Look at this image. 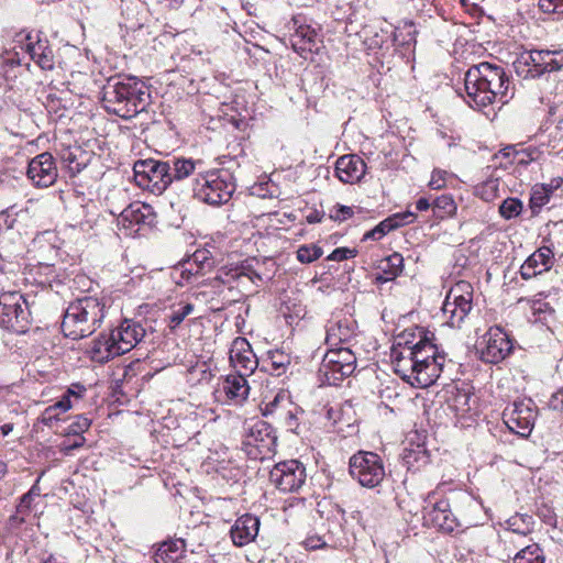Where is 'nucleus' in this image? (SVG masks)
<instances>
[{
  "mask_svg": "<svg viewBox=\"0 0 563 563\" xmlns=\"http://www.w3.org/2000/svg\"><path fill=\"white\" fill-rule=\"evenodd\" d=\"M419 331H404L394 343L390 352L395 373L402 380L417 388H426L440 377L445 363V353Z\"/></svg>",
  "mask_w": 563,
  "mask_h": 563,
  "instance_id": "f257e3e1",
  "label": "nucleus"
},
{
  "mask_svg": "<svg viewBox=\"0 0 563 563\" xmlns=\"http://www.w3.org/2000/svg\"><path fill=\"white\" fill-rule=\"evenodd\" d=\"M464 86L467 102L476 109L486 108L495 102L507 104L515 95L506 70L488 62L470 67L464 77Z\"/></svg>",
  "mask_w": 563,
  "mask_h": 563,
  "instance_id": "f03ea898",
  "label": "nucleus"
},
{
  "mask_svg": "<svg viewBox=\"0 0 563 563\" xmlns=\"http://www.w3.org/2000/svg\"><path fill=\"white\" fill-rule=\"evenodd\" d=\"M102 102L108 112L129 120L146 109L150 93L135 77H112L102 88Z\"/></svg>",
  "mask_w": 563,
  "mask_h": 563,
  "instance_id": "7ed1b4c3",
  "label": "nucleus"
},
{
  "mask_svg": "<svg viewBox=\"0 0 563 563\" xmlns=\"http://www.w3.org/2000/svg\"><path fill=\"white\" fill-rule=\"evenodd\" d=\"M424 523L443 533H452L462 527L461 516L464 505H472L471 497L464 492L451 490L441 496L439 488L430 492L424 499Z\"/></svg>",
  "mask_w": 563,
  "mask_h": 563,
  "instance_id": "20e7f679",
  "label": "nucleus"
},
{
  "mask_svg": "<svg viewBox=\"0 0 563 563\" xmlns=\"http://www.w3.org/2000/svg\"><path fill=\"white\" fill-rule=\"evenodd\" d=\"M106 312L103 299L90 296L79 298L70 302L64 313L63 333L73 340L89 336L101 325Z\"/></svg>",
  "mask_w": 563,
  "mask_h": 563,
  "instance_id": "39448f33",
  "label": "nucleus"
},
{
  "mask_svg": "<svg viewBox=\"0 0 563 563\" xmlns=\"http://www.w3.org/2000/svg\"><path fill=\"white\" fill-rule=\"evenodd\" d=\"M194 196L210 206L227 203L235 191V184L227 170L199 174L194 185Z\"/></svg>",
  "mask_w": 563,
  "mask_h": 563,
  "instance_id": "423d86ee",
  "label": "nucleus"
},
{
  "mask_svg": "<svg viewBox=\"0 0 563 563\" xmlns=\"http://www.w3.org/2000/svg\"><path fill=\"white\" fill-rule=\"evenodd\" d=\"M29 303L19 291H7L0 296V327L15 333H25L30 325Z\"/></svg>",
  "mask_w": 563,
  "mask_h": 563,
  "instance_id": "0eeeda50",
  "label": "nucleus"
},
{
  "mask_svg": "<svg viewBox=\"0 0 563 563\" xmlns=\"http://www.w3.org/2000/svg\"><path fill=\"white\" fill-rule=\"evenodd\" d=\"M473 288L470 283L459 282L448 292L442 305L446 323L459 328L472 310Z\"/></svg>",
  "mask_w": 563,
  "mask_h": 563,
  "instance_id": "6e6552de",
  "label": "nucleus"
},
{
  "mask_svg": "<svg viewBox=\"0 0 563 563\" xmlns=\"http://www.w3.org/2000/svg\"><path fill=\"white\" fill-rule=\"evenodd\" d=\"M21 49L43 70H52L55 65V54L52 45L42 32H20L15 35L12 49Z\"/></svg>",
  "mask_w": 563,
  "mask_h": 563,
  "instance_id": "1a4fd4ad",
  "label": "nucleus"
},
{
  "mask_svg": "<svg viewBox=\"0 0 563 563\" xmlns=\"http://www.w3.org/2000/svg\"><path fill=\"white\" fill-rule=\"evenodd\" d=\"M512 350L509 336L499 327L490 328L476 344L482 361L497 364L506 358Z\"/></svg>",
  "mask_w": 563,
  "mask_h": 563,
  "instance_id": "9d476101",
  "label": "nucleus"
},
{
  "mask_svg": "<svg viewBox=\"0 0 563 563\" xmlns=\"http://www.w3.org/2000/svg\"><path fill=\"white\" fill-rule=\"evenodd\" d=\"M135 178L141 186H152V191L163 192L170 184L167 161L144 159L134 164Z\"/></svg>",
  "mask_w": 563,
  "mask_h": 563,
  "instance_id": "9b49d317",
  "label": "nucleus"
},
{
  "mask_svg": "<svg viewBox=\"0 0 563 563\" xmlns=\"http://www.w3.org/2000/svg\"><path fill=\"white\" fill-rule=\"evenodd\" d=\"M306 477L305 466L296 460L277 463L269 473V481L284 493L298 490Z\"/></svg>",
  "mask_w": 563,
  "mask_h": 563,
  "instance_id": "f8f14e48",
  "label": "nucleus"
},
{
  "mask_svg": "<svg viewBox=\"0 0 563 563\" xmlns=\"http://www.w3.org/2000/svg\"><path fill=\"white\" fill-rule=\"evenodd\" d=\"M325 377L329 384L340 385L346 380V387L351 385L352 376V349L350 345H340L330 350L325 355Z\"/></svg>",
  "mask_w": 563,
  "mask_h": 563,
  "instance_id": "ddd939ff",
  "label": "nucleus"
},
{
  "mask_svg": "<svg viewBox=\"0 0 563 563\" xmlns=\"http://www.w3.org/2000/svg\"><path fill=\"white\" fill-rule=\"evenodd\" d=\"M354 468H357L358 483L363 487L374 488L380 484L385 476L383 461L374 452L358 451L354 454Z\"/></svg>",
  "mask_w": 563,
  "mask_h": 563,
  "instance_id": "4468645a",
  "label": "nucleus"
},
{
  "mask_svg": "<svg viewBox=\"0 0 563 563\" xmlns=\"http://www.w3.org/2000/svg\"><path fill=\"white\" fill-rule=\"evenodd\" d=\"M531 399L515 401L504 410V420L507 427L521 437H528L534 426L537 417Z\"/></svg>",
  "mask_w": 563,
  "mask_h": 563,
  "instance_id": "2eb2a0df",
  "label": "nucleus"
},
{
  "mask_svg": "<svg viewBox=\"0 0 563 563\" xmlns=\"http://www.w3.org/2000/svg\"><path fill=\"white\" fill-rule=\"evenodd\" d=\"M26 175L37 187H49L57 179V167L51 153L44 152L32 158Z\"/></svg>",
  "mask_w": 563,
  "mask_h": 563,
  "instance_id": "dca6fc26",
  "label": "nucleus"
},
{
  "mask_svg": "<svg viewBox=\"0 0 563 563\" xmlns=\"http://www.w3.org/2000/svg\"><path fill=\"white\" fill-rule=\"evenodd\" d=\"M112 340L117 345L114 353L120 355L130 352L145 336V329L137 321L125 319L111 331Z\"/></svg>",
  "mask_w": 563,
  "mask_h": 563,
  "instance_id": "f3484780",
  "label": "nucleus"
},
{
  "mask_svg": "<svg viewBox=\"0 0 563 563\" xmlns=\"http://www.w3.org/2000/svg\"><path fill=\"white\" fill-rule=\"evenodd\" d=\"M554 264V251L550 246H541L533 252L521 265L520 275L528 280L548 272Z\"/></svg>",
  "mask_w": 563,
  "mask_h": 563,
  "instance_id": "a211bd4d",
  "label": "nucleus"
},
{
  "mask_svg": "<svg viewBox=\"0 0 563 563\" xmlns=\"http://www.w3.org/2000/svg\"><path fill=\"white\" fill-rule=\"evenodd\" d=\"M230 361L239 374L245 376L257 367V358L246 339L236 338L230 350Z\"/></svg>",
  "mask_w": 563,
  "mask_h": 563,
  "instance_id": "6ab92c4d",
  "label": "nucleus"
},
{
  "mask_svg": "<svg viewBox=\"0 0 563 563\" xmlns=\"http://www.w3.org/2000/svg\"><path fill=\"white\" fill-rule=\"evenodd\" d=\"M260 529V519L253 515L246 514L239 519L231 528V539L238 547H244L252 542Z\"/></svg>",
  "mask_w": 563,
  "mask_h": 563,
  "instance_id": "aec40b11",
  "label": "nucleus"
},
{
  "mask_svg": "<svg viewBox=\"0 0 563 563\" xmlns=\"http://www.w3.org/2000/svg\"><path fill=\"white\" fill-rule=\"evenodd\" d=\"M276 438L272 434L271 427L264 421H257L250 428L243 444L257 449L260 453H267L272 450Z\"/></svg>",
  "mask_w": 563,
  "mask_h": 563,
  "instance_id": "412c9836",
  "label": "nucleus"
},
{
  "mask_svg": "<svg viewBox=\"0 0 563 563\" xmlns=\"http://www.w3.org/2000/svg\"><path fill=\"white\" fill-rule=\"evenodd\" d=\"M222 391L235 404H242L249 396L250 387L244 374L228 375L222 383Z\"/></svg>",
  "mask_w": 563,
  "mask_h": 563,
  "instance_id": "4be33fe9",
  "label": "nucleus"
},
{
  "mask_svg": "<svg viewBox=\"0 0 563 563\" xmlns=\"http://www.w3.org/2000/svg\"><path fill=\"white\" fill-rule=\"evenodd\" d=\"M378 273L375 277L377 283H386L398 277L404 269V257L400 253L393 254L382 258L377 265Z\"/></svg>",
  "mask_w": 563,
  "mask_h": 563,
  "instance_id": "5701e85b",
  "label": "nucleus"
},
{
  "mask_svg": "<svg viewBox=\"0 0 563 563\" xmlns=\"http://www.w3.org/2000/svg\"><path fill=\"white\" fill-rule=\"evenodd\" d=\"M318 32L309 25H300L290 37L291 46L299 54L318 49Z\"/></svg>",
  "mask_w": 563,
  "mask_h": 563,
  "instance_id": "b1692460",
  "label": "nucleus"
},
{
  "mask_svg": "<svg viewBox=\"0 0 563 563\" xmlns=\"http://www.w3.org/2000/svg\"><path fill=\"white\" fill-rule=\"evenodd\" d=\"M117 349L110 332L109 334H100L99 338L92 342L89 354L92 361L106 363L115 356H120V353H114Z\"/></svg>",
  "mask_w": 563,
  "mask_h": 563,
  "instance_id": "393cba45",
  "label": "nucleus"
},
{
  "mask_svg": "<svg viewBox=\"0 0 563 563\" xmlns=\"http://www.w3.org/2000/svg\"><path fill=\"white\" fill-rule=\"evenodd\" d=\"M185 547L186 544L183 539L163 542L154 554L155 563H168L177 561L185 552Z\"/></svg>",
  "mask_w": 563,
  "mask_h": 563,
  "instance_id": "a878e982",
  "label": "nucleus"
},
{
  "mask_svg": "<svg viewBox=\"0 0 563 563\" xmlns=\"http://www.w3.org/2000/svg\"><path fill=\"white\" fill-rule=\"evenodd\" d=\"M169 165V177L172 178V183L174 180H181L191 175L197 168H200L202 163L201 161H192L190 158H176L173 157L167 161Z\"/></svg>",
  "mask_w": 563,
  "mask_h": 563,
  "instance_id": "bb28decb",
  "label": "nucleus"
},
{
  "mask_svg": "<svg viewBox=\"0 0 563 563\" xmlns=\"http://www.w3.org/2000/svg\"><path fill=\"white\" fill-rule=\"evenodd\" d=\"M70 395L76 397H80V394H76L73 389H68L67 393L62 397L60 400L55 402L52 406H48L44 412L42 413L41 421L47 426L52 427L55 421L58 420L59 412H66L71 408Z\"/></svg>",
  "mask_w": 563,
  "mask_h": 563,
  "instance_id": "cd10ccee",
  "label": "nucleus"
},
{
  "mask_svg": "<svg viewBox=\"0 0 563 563\" xmlns=\"http://www.w3.org/2000/svg\"><path fill=\"white\" fill-rule=\"evenodd\" d=\"M529 303L531 310L530 320L532 322L549 325V323L554 320L555 310L549 302L539 298L529 300Z\"/></svg>",
  "mask_w": 563,
  "mask_h": 563,
  "instance_id": "c85d7f7f",
  "label": "nucleus"
},
{
  "mask_svg": "<svg viewBox=\"0 0 563 563\" xmlns=\"http://www.w3.org/2000/svg\"><path fill=\"white\" fill-rule=\"evenodd\" d=\"M364 45L365 49L373 51L382 48L388 41L386 32L379 33L374 26L366 25L355 34Z\"/></svg>",
  "mask_w": 563,
  "mask_h": 563,
  "instance_id": "c756f323",
  "label": "nucleus"
},
{
  "mask_svg": "<svg viewBox=\"0 0 563 563\" xmlns=\"http://www.w3.org/2000/svg\"><path fill=\"white\" fill-rule=\"evenodd\" d=\"M511 563H545V555L538 543H531L518 551Z\"/></svg>",
  "mask_w": 563,
  "mask_h": 563,
  "instance_id": "7c9ffc66",
  "label": "nucleus"
},
{
  "mask_svg": "<svg viewBox=\"0 0 563 563\" xmlns=\"http://www.w3.org/2000/svg\"><path fill=\"white\" fill-rule=\"evenodd\" d=\"M457 206L451 195H441L432 200L433 214L439 219H444L455 214Z\"/></svg>",
  "mask_w": 563,
  "mask_h": 563,
  "instance_id": "2f4dec72",
  "label": "nucleus"
},
{
  "mask_svg": "<svg viewBox=\"0 0 563 563\" xmlns=\"http://www.w3.org/2000/svg\"><path fill=\"white\" fill-rule=\"evenodd\" d=\"M290 365V356L283 351H269L267 356V369L273 375L280 376Z\"/></svg>",
  "mask_w": 563,
  "mask_h": 563,
  "instance_id": "473e14b6",
  "label": "nucleus"
},
{
  "mask_svg": "<svg viewBox=\"0 0 563 563\" xmlns=\"http://www.w3.org/2000/svg\"><path fill=\"white\" fill-rule=\"evenodd\" d=\"M506 525L512 532L526 536L532 531L534 521L528 514H516L506 521Z\"/></svg>",
  "mask_w": 563,
  "mask_h": 563,
  "instance_id": "72a5a7b5",
  "label": "nucleus"
},
{
  "mask_svg": "<svg viewBox=\"0 0 563 563\" xmlns=\"http://www.w3.org/2000/svg\"><path fill=\"white\" fill-rule=\"evenodd\" d=\"M548 56L545 49H532L528 53L525 63L529 66V74L531 77H540L544 75V63Z\"/></svg>",
  "mask_w": 563,
  "mask_h": 563,
  "instance_id": "f704fd0d",
  "label": "nucleus"
},
{
  "mask_svg": "<svg viewBox=\"0 0 563 563\" xmlns=\"http://www.w3.org/2000/svg\"><path fill=\"white\" fill-rule=\"evenodd\" d=\"M328 418L333 420V424L335 426V431L338 433H340L343 438H347L350 435V417L345 416L343 408H330L328 410Z\"/></svg>",
  "mask_w": 563,
  "mask_h": 563,
  "instance_id": "c9c22d12",
  "label": "nucleus"
},
{
  "mask_svg": "<svg viewBox=\"0 0 563 563\" xmlns=\"http://www.w3.org/2000/svg\"><path fill=\"white\" fill-rule=\"evenodd\" d=\"M476 195L484 201H493L499 195L498 178H489L476 187Z\"/></svg>",
  "mask_w": 563,
  "mask_h": 563,
  "instance_id": "e433bc0d",
  "label": "nucleus"
},
{
  "mask_svg": "<svg viewBox=\"0 0 563 563\" xmlns=\"http://www.w3.org/2000/svg\"><path fill=\"white\" fill-rule=\"evenodd\" d=\"M523 209L522 201L518 198H507L499 206V214L506 219L510 220L517 218L521 214Z\"/></svg>",
  "mask_w": 563,
  "mask_h": 563,
  "instance_id": "4c0bfd02",
  "label": "nucleus"
},
{
  "mask_svg": "<svg viewBox=\"0 0 563 563\" xmlns=\"http://www.w3.org/2000/svg\"><path fill=\"white\" fill-rule=\"evenodd\" d=\"M335 175L344 184L352 183V154H346L335 163Z\"/></svg>",
  "mask_w": 563,
  "mask_h": 563,
  "instance_id": "58836bf2",
  "label": "nucleus"
},
{
  "mask_svg": "<svg viewBox=\"0 0 563 563\" xmlns=\"http://www.w3.org/2000/svg\"><path fill=\"white\" fill-rule=\"evenodd\" d=\"M544 74L559 71L563 68V49H545Z\"/></svg>",
  "mask_w": 563,
  "mask_h": 563,
  "instance_id": "ea45409f",
  "label": "nucleus"
},
{
  "mask_svg": "<svg viewBox=\"0 0 563 563\" xmlns=\"http://www.w3.org/2000/svg\"><path fill=\"white\" fill-rule=\"evenodd\" d=\"M551 189L545 186H536L530 197L531 209H540L550 201Z\"/></svg>",
  "mask_w": 563,
  "mask_h": 563,
  "instance_id": "a19ab883",
  "label": "nucleus"
},
{
  "mask_svg": "<svg viewBox=\"0 0 563 563\" xmlns=\"http://www.w3.org/2000/svg\"><path fill=\"white\" fill-rule=\"evenodd\" d=\"M541 154L542 152L534 146L518 150V152L515 153V163L518 165L527 166L530 163L538 161Z\"/></svg>",
  "mask_w": 563,
  "mask_h": 563,
  "instance_id": "79ce46f5",
  "label": "nucleus"
},
{
  "mask_svg": "<svg viewBox=\"0 0 563 563\" xmlns=\"http://www.w3.org/2000/svg\"><path fill=\"white\" fill-rule=\"evenodd\" d=\"M194 311V305L192 303H186L181 306L177 310H173L172 313L168 316V325L170 330H174L176 327H178L187 316H189Z\"/></svg>",
  "mask_w": 563,
  "mask_h": 563,
  "instance_id": "37998d69",
  "label": "nucleus"
},
{
  "mask_svg": "<svg viewBox=\"0 0 563 563\" xmlns=\"http://www.w3.org/2000/svg\"><path fill=\"white\" fill-rule=\"evenodd\" d=\"M322 255V250L316 245H302L297 251V258L301 263H311Z\"/></svg>",
  "mask_w": 563,
  "mask_h": 563,
  "instance_id": "c03bdc74",
  "label": "nucleus"
},
{
  "mask_svg": "<svg viewBox=\"0 0 563 563\" xmlns=\"http://www.w3.org/2000/svg\"><path fill=\"white\" fill-rule=\"evenodd\" d=\"M142 210H150V206L143 205H130L126 209L122 211V217L124 220L130 222L140 223L144 222V212Z\"/></svg>",
  "mask_w": 563,
  "mask_h": 563,
  "instance_id": "a18cd8bd",
  "label": "nucleus"
},
{
  "mask_svg": "<svg viewBox=\"0 0 563 563\" xmlns=\"http://www.w3.org/2000/svg\"><path fill=\"white\" fill-rule=\"evenodd\" d=\"M350 330H349V327H342L341 323H339L336 325V328H332L328 334V340L329 341H333L335 339L339 340V343L341 345H350L349 344V340H350Z\"/></svg>",
  "mask_w": 563,
  "mask_h": 563,
  "instance_id": "49530a36",
  "label": "nucleus"
},
{
  "mask_svg": "<svg viewBox=\"0 0 563 563\" xmlns=\"http://www.w3.org/2000/svg\"><path fill=\"white\" fill-rule=\"evenodd\" d=\"M352 216V208L344 205H335L329 210V217L333 221H344Z\"/></svg>",
  "mask_w": 563,
  "mask_h": 563,
  "instance_id": "de8ad7c7",
  "label": "nucleus"
},
{
  "mask_svg": "<svg viewBox=\"0 0 563 563\" xmlns=\"http://www.w3.org/2000/svg\"><path fill=\"white\" fill-rule=\"evenodd\" d=\"M538 5L544 13L563 14V0H539Z\"/></svg>",
  "mask_w": 563,
  "mask_h": 563,
  "instance_id": "09e8293b",
  "label": "nucleus"
},
{
  "mask_svg": "<svg viewBox=\"0 0 563 563\" xmlns=\"http://www.w3.org/2000/svg\"><path fill=\"white\" fill-rule=\"evenodd\" d=\"M90 427V420L84 416H76L75 421L68 427L69 434H80L87 431Z\"/></svg>",
  "mask_w": 563,
  "mask_h": 563,
  "instance_id": "8fccbe9b",
  "label": "nucleus"
},
{
  "mask_svg": "<svg viewBox=\"0 0 563 563\" xmlns=\"http://www.w3.org/2000/svg\"><path fill=\"white\" fill-rule=\"evenodd\" d=\"M471 395L467 391L457 390L453 399L454 408L460 412L470 410Z\"/></svg>",
  "mask_w": 563,
  "mask_h": 563,
  "instance_id": "3c124183",
  "label": "nucleus"
},
{
  "mask_svg": "<svg viewBox=\"0 0 563 563\" xmlns=\"http://www.w3.org/2000/svg\"><path fill=\"white\" fill-rule=\"evenodd\" d=\"M448 172L442 169H433L429 187L433 190H439L445 187Z\"/></svg>",
  "mask_w": 563,
  "mask_h": 563,
  "instance_id": "603ef678",
  "label": "nucleus"
},
{
  "mask_svg": "<svg viewBox=\"0 0 563 563\" xmlns=\"http://www.w3.org/2000/svg\"><path fill=\"white\" fill-rule=\"evenodd\" d=\"M376 228L379 231L382 238H384L387 233L397 229V222L394 219V217L390 216V217L386 218L385 220H383L382 222H379L376 225Z\"/></svg>",
  "mask_w": 563,
  "mask_h": 563,
  "instance_id": "864d4df0",
  "label": "nucleus"
},
{
  "mask_svg": "<svg viewBox=\"0 0 563 563\" xmlns=\"http://www.w3.org/2000/svg\"><path fill=\"white\" fill-rule=\"evenodd\" d=\"M548 406L554 411H563V388H560L551 396Z\"/></svg>",
  "mask_w": 563,
  "mask_h": 563,
  "instance_id": "5fc2aeb1",
  "label": "nucleus"
},
{
  "mask_svg": "<svg viewBox=\"0 0 563 563\" xmlns=\"http://www.w3.org/2000/svg\"><path fill=\"white\" fill-rule=\"evenodd\" d=\"M32 501H33V492H27L26 494H24L21 497L20 503L16 507L18 514H21V515L29 514V511L31 509Z\"/></svg>",
  "mask_w": 563,
  "mask_h": 563,
  "instance_id": "6e6d98bb",
  "label": "nucleus"
},
{
  "mask_svg": "<svg viewBox=\"0 0 563 563\" xmlns=\"http://www.w3.org/2000/svg\"><path fill=\"white\" fill-rule=\"evenodd\" d=\"M302 544L308 550H317L323 548L325 545V541L319 536H310L305 539Z\"/></svg>",
  "mask_w": 563,
  "mask_h": 563,
  "instance_id": "4d7b16f0",
  "label": "nucleus"
},
{
  "mask_svg": "<svg viewBox=\"0 0 563 563\" xmlns=\"http://www.w3.org/2000/svg\"><path fill=\"white\" fill-rule=\"evenodd\" d=\"M393 217L397 222V229L399 227L412 223L416 219V214L411 211L395 213V214H393Z\"/></svg>",
  "mask_w": 563,
  "mask_h": 563,
  "instance_id": "13d9d810",
  "label": "nucleus"
},
{
  "mask_svg": "<svg viewBox=\"0 0 563 563\" xmlns=\"http://www.w3.org/2000/svg\"><path fill=\"white\" fill-rule=\"evenodd\" d=\"M351 253V251L349 249H336L334 250L330 255H329V260H332V261H342V260H346L349 256L347 254Z\"/></svg>",
  "mask_w": 563,
  "mask_h": 563,
  "instance_id": "bf43d9fd",
  "label": "nucleus"
},
{
  "mask_svg": "<svg viewBox=\"0 0 563 563\" xmlns=\"http://www.w3.org/2000/svg\"><path fill=\"white\" fill-rule=\"evenodd\" d=\"M380 239H383V238H382L379 231L377 230V228L375 227L374 229L368 230L363 234L362 241L363 242H365L367 240L378 241Z\"/></svg>",
  "mask_w": 563,
  "mask_h": 563,
  "instance_id": "052dcab7",
  "label": "nucleus"
},
{
  "mask_svg": "<svg viewBox=\"0 0 563 563\" xmlns=\"http://www.w3.org/2000/svg\"><path fill=\"white\" fill-rule=\"evenodd\" d=\"M430 207H432V201L426 197L419 198L416 202V208L419 211H427Z\"/></svg>",
  "mask_w": 563,
  "mask_h": 563,
  "instance_id": "680f3d73",
  "label": "nucleus"
},
{
  "mask_svg": "<svg viewBox=\"0 0 563 563\" xmlns=\"http://www.w3.org/2000/svg\"><path fill=\"white\" fill-rule=\"evenodd\" d=\"M323 216H324L323 212L313 210L309 214H307L306 220L308 223H319V222H321Z\"/></svg>",
  "mask_w": 563,
  "mask_h": 563,
  "instance_id": "e2e57ef3",
  "label": "nucleus"
},
{
  "mask_svg": "<svg viewBox=\"0 0 563 563\" xmlns=\"http://www.w3.org/2000/svg\"><path fill=\"white\" fill-rule=\"evenodd\" d=\"M14 53L12 56L8 57L5 59L7 64H9L10 66H20L22 64V60L20 58V53L18 52V48L16 49H13Z\"/></svg>",
  "mask_w": 563,
  "mask_h": 563,
  "instance_id": "0e129e2a",
  "label": "nucleus"
},
{
  "mask_svg": "<svg viewBox=\"0 0 563 563\" xmlns=\"http://www.w3.org/2000/svg\"><path fill=\"white\" fill-rule=\"evenodd\" d=\"M518 150H516L514 146H507L504 150H501L499 153L506 157L510 158L512 163H515V153H517Z\"/></svg>",
  "mask_w": 563,
  "mask_h": 563,
  "instance_id": "69168bd1",
  "label": "nucleus"
},
{
  "mask_svg": "<svg viewBox=\"0 0 563 563\" xmlns=\"http://www.w3.org/2000/svg\"><path fill=\"white\" fill-rule=\"evenodd\" d=\"M357 165L361 166V170H362V174L360 176H357V180L360 181L365 173L366 165L362 158H360V157L356 158V155H354V165H353L354 174L357 172Z\"/></svg>",
  "mask_w": 563,
  "mask_h": 563,
  "instance_id": "338daca9",
  "label": "nucleus"
},
{
  "mask_svg": "<svg viewBox=\"0 0 563 563\" xmlns=\"http://www.w3.org/2000/svg\"><path fill=\"white\" fill-rule=\"evenodd\" d=\"M84 441H85V439H84V438H81V441H79V442H77V441H76V442H74V443H71V444H68V445L64 446V448L62 449V451H63L65 454H68L71 450L79 449L80 446H82Z\"/></svg>",
  "mask_w": 563,
  "mask_h": 563,
  "instance_id": "774afa93",
  "label": "nucleus"
}]
</instances>
